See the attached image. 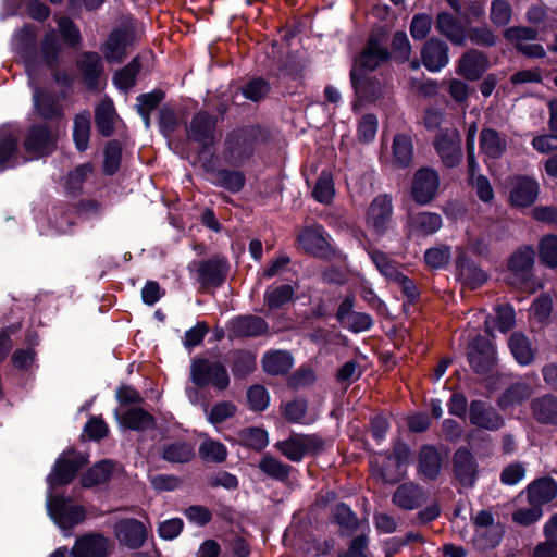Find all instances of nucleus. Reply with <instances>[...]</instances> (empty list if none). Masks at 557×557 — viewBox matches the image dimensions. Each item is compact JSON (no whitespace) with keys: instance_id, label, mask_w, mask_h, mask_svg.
Listing matches in <instances>:
<instances>
[{"instance_id":"412c9836","label":"nucleus","mask_w":557,"mask_h":557,"mask_svg":"<svg viewBox=\"0 0 557 557\" xmlns=\"http://www.w3.org/2000/svg\"><path fill=\"white\" fill-rule=\"evenodd\" d=\"M115 416L120 424L128 431L145 432L147 430H154L157 425L154 416L138 406L129 408L122 413H119L116 410Z\"/></svg>"},{"instance_id":"f03ea898","label":"nucleus","mask_w":557,"mask_h":557,"mask_svg":"<svg viewBox=\"0 0 557 557\" xmlns=\"http://www.w3.org/2000/svg\"><path fill=\"white\" fill-rule=\"evenodd\" d=\"M270 140V129L260 124L238 127L226 135L223 154L232 166H242L252 159L258 145Z\"/></svg>"},{"instance_id":"0e129e2a","label":"nucleus","mask_w":557,"mask_h":557,"mask_svg":"<svg viewBox=\"0 0 557 557\" xmlns=\"http://www.w3.org/2000/svg\"><path fill=\"white\" fill-rule=\"evenodd\" d=\"M540 260L549 268H557V235H546L539 244Z\"/></svg>"},{"instance_id":"7c9ffc66","label":"nucleus","mask_w":557,"mask_h":557,"mask_svg":"<svg viewBox=\"0 0 557 557\" xmlns=\"http://www.w3.org/2000/svg\"><path fill=\"white\" fill-rule=\"evenodd\" d=\"M454 471L459 482L472 486L476 476V463L467 448H459L454 455Z\"/></svg>"},{"instance_id":"1a4fd4ad","label":"nucleus","mask_w":557,"mask_h":557,"mask_svg":"<svg viewBox=\"0 0 557 557\" xmlns=\"http://www.w3.org/2000/svg\"><path fill=\"white\" fill-rule=\"evenodd\" d=\"M88 463L87 456L70 449L60 455L47 476L50 488L65 486L73 482L78 471Z\"/></svg>"},{"instance_id":"5fc2aeb1","label":"nucleus","mask_w":557,"mask_h":557,"mask_svg":"<svg viewBox=\"0 0 557 557\" xmlns=\"http://www.w3.org/2000/svg\"><path fill=\"white\" fill-rule=\"evenodd\" d=\"M94 164L86 162L70 171L66 180V189L74 196L83 190V185L94 172Z\"/></svg>"},{"instance_id":"6ab92c4d","label":"nucleus","mask_w":557,"mask_h":557,"mask_svg":"<svg viewBox=\"0 0 557 557\" xmlns=\"http://www.w3.org/2000/svg\"><path fill=\"white\" fill-rule=\"evenodd\" d=\"M75 65L82 75L86 86L94 90L99 86V78L103 73L101 57L96 51H83Z\"/></svg>"},{"instance_id":"13d9d810","label":"nucleus","mask_w":557,"mask_h":557,"mask_svg":"<svg viewBox=\"0 0 557 557\" xmlns=\"http://www.w3.org/2000/svg\"><path fill=\"white\" fill-rule=\"evenodd\" d=\"M313 198L320 203H330L334 197V181L332 174L323 171L318 177L312 190Z\"/></svg>"},{"instance_id":"7ed1b4c3","label":"nucleus","mask_w":557,"mask_h":557,"mask_svg":"<svg viewBox=\"0 0 557 557\" xmlns=\"http://www.w3.org/2000/svg\"><path fill=\"white\" fill-rule=\"evenodd\" d=\"M59 126L49 122H37L28 126L23 139L24 150L39 159L52 154L58 146Z\"/></svg>"},{"instance_id":"f8f14e48","label":"nucleus","mask_w":557,"mask_h":557,"mask_svg":"<svg viewBox=\"0 0 557 557\" xmlns=\"http://www.w3.org/2000/svg\"><path fill=\"white\" fill-rule=\"evenodd\" d=\"M434 145L445 166L454 168L460 163L462 158L461 137L456 128L441 131L436 135Z\"/></svg>"},{"instance_id":"423d86ee","label":"nucleus","mask_w":557,"mask_h":557,"mask_svg":"<svg viewBox=\"0 0 557 557\" xmlns=\"http://www.w3.org/2000/svg\"><path fill=\"white\" fill-rule=\"evenodd\" d=\"M216 126L215 115L206 110L194 113L189 124L186 125V134L188 141L197 144V154L209 153L216 146Z\"/></svg>"},{"instance_id":"2f4dec72","label":"nucleus","mask_w":557,"mask_h":557,"mask_svg":"<svg viewBox=\"0 0 557 557\" xmlns=\"http://www.w3.org/2000/svg\"><path fill=\"white\" fill-rule=\"evenodd\" d=\"M34 108L42 122L52 123L63 117L62 109L57 99L44 89L37 88L34 92Z\"/></svg>"},{"instance_id":"20e7f679","label":"nucleus","mask_w":557,"mask_h":557,"mask_svg":"<svg viewBox=\"0 0 557 557\" xmlns=\"http://www.w3.org/2000/svg\"><path fill=\"white\" fill-rule=\"evenodd\" d=\"M190 381L198 388L211 386L218 392L225 391L231 382L227 369L222 362L203 357L191 360Z\"/></svg>"},{"instance_id":"f3484780","label":"nucleus","mask_w":557,"mask_h":557,"mask_svg":"<svg viewBox=\"0 0 557 557\" xmlns=\"http://www.w3.org/2000/svg\"><path fill=\"white\" fill-rule=\"evenodd\" d=\"M326 232L322 225L305 227L297 236L301 248L319 258L327 257L331 245L326 239Z\"/></svg>"},{"instance_id":"2eb2a0df","label":"nucleus","mask_w":557,"mask_h":557,"mask_svg":"<svg viewBox=\"0 0 557 557\" xmlns=\"http://www.w3.org/2000/svg\"><path fill=\"white\" fill-rule=\"evenodd\" d=\"M469 420L472 425L487 431H497L504 425L503 416L483 400H472L469 406Z\"/></svg>"},{"instance_id":"49530a36","label":"nucleus","mask_w":557,"mask_h":557,"mask_svg":"<svg viewBox=\"0 0 557 557\" xmlns=\"http://www.w3.org/2000/svg\"><path fill=\"white\" fill-rule=\"evenodd\" d=\"M508 346L517 362L529 366L534 361L535 352L528 337L522 333H513L508 339Z\"/></svg>"},{"instance_id":"37998d69","label":"nucleus","mask_w":557,"mask_h":557,"mask_svg":"<svg viewBox=\"0 0 557 557\" xmlns=\"http://www.w3.org/2000/svg\"><path fill=\"white\" fill-rule=\"evenodd\" d=\"M113 473V462L109 459H102L90 467L81 478V484L85 488H90L108 482Z\"/></svg>"},{"instance_id":"9d476101","label":"nucleus","mask_w":557,"mask_h":557,"mask_svg":"<svg viewBox=\"0 0 557 557\" xmlns=\"http://www.w3.org/2000/svg\"><path fill=\"white\" fill-rule=\"evenodd\" d=\"M534 265V250L524 246L512 253L508 261L509 276L508 283L512 286L523 287L530 292L535 290L532 278V270Z\"/></svg>"},{"instance_id":"052dcab7","label":"nucleus","mask_w":557,"mask_h":557,"mask_svg":"<svg viewBox=\"0 0 557 557\" xmlns=\"http://www.w3.org/2000/svg\"><path fill=\"white\" fill-rule=\"evenodd\" d=\"M246 396L249 409L255 412H262L270 405V395L263 385L253 384L249 386Z\"/></svg>"},{"instance_id":"4be33fe9","label":"nucleus","mask_w":557,"mask_h":557,"mask_svg":"<svg viewBox=\"0 0 557 557\" xmlns=\"http://www.w3.org/2000/svg\"><path fill=\"white\" fill-rule=\"evenodd\" d=\"M435 29L455 46H465L467 41L466 26L453 14L441 12L435 20Z\"/></svg>"},{"instance_id":"4468645a","label":"nucleus","mask_w":557,"mask_h":557,"mask_svg":"<svg viewBox=\"0 0 557 557\" xmlns=\"http://www.w3.org/2000/svg\"><path fill=\"white\" fill-rule=\"evenodd\" d=\"M468 359L475 373L487 374L494 369L496 351L490 341L478 337L469 347Z\"/></svg>"},{"instance_id":"b1692460","label":"nucleus","mask_w":557,"mask_h":557,"mask_svg":"<svg viewBox=\"0 0 557 557\" xmlns=\"http://www.w3.org/2000/svg\"><path fill=\"white\" fill-rule=\"evenodd\" d=\"M539 184L529 176H517L511 181L510 201L515 207H529L537 198Z\"/></svg>"},{"instance_id":"864d4df0","label":"nucleus","mask_w":557,"mask_h":557,"mask_svg":"<svg viewBox=\"0 0 557 557\" xmlns=\"http://www.w3.org/2000/svg\"><path fill=\"white\" fill-rule=\"evenodd\" d=\"M60 36L69 48L76 49L82 45L83 37L75 22L67 17L61 16L57 21Z\"/></svg>"},{"instance_id":"774afa93","label":"nucleus","mask_w":557,"mask_h":557,"mask_svg":"<svg viewBox=\"0 0 557 557\" xmlns=\"http://www.w3.org/2000/svg\"><path fill=\"white\" fill-rule=\"evenodd\" d=\"M282 416L289 423H301L308 410L305 398H294L282 407Z\"/></svg>"},{"instance_id":"3c124183","label":"nucleus","mask_w":557,"mask_h":557,"mask_svg":"<svg viewBox=\"0 0 557 557\" xmlns=\"http://www.w3.org/2000/svg\"><path fill=\"white\" fill-rule=\"evenodd\" d=\"M18 158L17 138L12 134H3L0 136V171L3 172L9 168H13L15 162L12 160Z\"/></svg>"},{"instance_id":"c85d7f7f","label":"nucleus","mask_w":557,"mask_h":557,"mask_svg":"<svg viewBox=\"0 0 557 557\" xmlns=\"http://www.w3.org/2000/svg\"><path fill=\"white\" fill-rule=\"evenodd\" d=\"M257 356L249 349H234L230 352V368L235 380H245L257 369Z\"/></svg>"},{"instance_id":"ddd939ff","label":"nucleus","mask_w":557,"mask_h":557,"mask_svg":"<svg viewBox=\"0 0 557 557\" xmlns=\"http://www.w3.org/2000/svg\"><path fill=\"white\" fill-rule=\"evenodd\" d=\"M135 40L132 27H116L109 34L102 51L109 62L122 63L126 58V48Z\"/></svg>"},{"instance_id":"c03bdc74","label":"nucleus","mask_w":557,"mask_h":557,"mask_svg":"<svg viewBox=\"0 0 557 557\" xmlns=\"http://www.w3.org/2000/svg\"><path fill=\"white\" fill-rule=\"evenodd\" d=\"M443 225V220L438 213L423 211L411 216L410 227L411 232L429 236L436 233Z\"/></svg>"},{"instance_id":"69168bd1","label":"nucleus","mask_w":557,"mask_h":557,"mask_svg":"<svg viewBox=\"0 0 557 557\" xmlns=\"http://www.w3.org/2000/svg\"><path fill=\"white\" fill-rule=\"evenodd\" d=\"M512 9L507 0H494L491 3L490 20L496 27H504L511 21Z\"/></svg>"},{"instance_id":"dca6fc26","label":"nucleus","mask_w":557,"mask_h":557,"mask_svg":"<svg viewBox=\"0 0 557 557\" xmlns=\"http://www.w3.org/2000/svg\"><path fill=\"white\" fill-rule=\"evenodd\" d=\"M448 51L449 48L445 41L434 37L430 38L421 49L422 64L432 73L440 72L449 62Z\"/></svg>"},{"instance_id":"bf43d9fd","label":"nucleus","mask_w":557,"mask_h":557,"mask_svg":"<svg viewBox=\"0 0 557 557\" xmlns=\"http://www.w3.org/2000/svg\"><path fill=\"white\" fill-rule=\"evenodd\" d=\"M532 394V389L529 384L523 382H517L506 389L500 398V406L507 408L517 404H521L528 399Z\"/></svg>"},{"instance_id":"6e6d98bb","label":"nucleus","mask_w":557,"mask_h":557,"mask_svg":"<svg viewBox=\"0 0 557 557\" xmlns=\"http://www.w3.org/2000/svg\"><path fill=\"white\" fill-rule=\"evenodd\" d=\"M413 148L411 139L405 135H397L393 143V160L399 168L408 166L412 161Z\"/></svg>"},{"instance_id":"c756f323","label":"nucleus","mask_w":557,"mask_h":557,"mask_svg":"<svg viewBox=\"0 0 557 557\" xmlns=\"http://www.w3.org/2000/svg\"><path fill=\"white\" fill-rule=\"evenodd\" d=\"M392 500L401 509L413 510L425 502V493L422 487L409 482L397 487Z\"/></svg>"},{"instance_id":"58836bf2","label":"nucleus","mask_w":557,"mask_h":557,"mask_svg":"<svg viewBox=\"0 0 557 557\" xmlns=\"http://www.w3.org/2000/svg\"><path fill=\"white\" fill-rule=\"evenodd\" d=\"M442 459L438 450L433 445L421 447L418 456V471L429 480H434L440 474Z\"/></svg>"},{"instance_id":"de8ad7c7","label":"nucleus","mask_w":557,"mask_h":557,"mask_svg":"<svg viewBox=\"0 0 557 557\" xmlns=\"http://www.w3.org/2000/svg\"><path fill=\"white\" fill-rule=\"evenodd\" d=\"M122 144L117 139H110L103 148L102 172L107 176L115 175L122 164Z\"/></svg>"},{"instance_id":"393cba45","label":"nucleus","mask_w":557,"mask_h":557,"mask_svg":"<svg viewBox=\"0 0 557 557\" xmlns=\"http://www.w3.org/2000/svg\"><path fill=\"white\" fill-rule=\"evenodd\" d=\"M71 554L73 557H107L108 540L99 533L83 535L76 540Z\"/></svg>"},{"instance_id":"aec40b11","label":"nucleus","mask_w":557,"mask_h":557,"mask_svg":"<svg viewBox=\"0 0 557 557\" xmlns=\"http://www.w3.org/2000/svg\"><path fill=\"white\" fill-rule=\"evenodd\" d=\"M296 299V288L290 284H272L263 294V304L269 312L286 310Z\"/></svg>"},{"instance_id":"f257e3e1","label":"nucleus","mask_w":557,"mask_h":557,"mask_svg":"<svg viewBox=\"0 0 557 557\" xmlns=\"http://www.w3.org/2000/svg\"><path fill=\"white\" fill-rule=\"evenodd\" d=\"M366 18L371 30L364 47L355 55L349 71L354 90L351 109L355 113L383 97V5L380 0L366 11Z\"/></svg>"},{"instance_id":"603ef678","label":"nucleus","mask_w":557,"mask_h":557,"mask_svg":"<svg viewBox=\"0 0 557 557\" xmlns=\"http://www.w3.org/2000/svg\"><path fill=\"white\" fill-rule=\"evenodd\" d=\"M199 456L206 462L222 463L227 458L226 446L211 438L205 440L199 445Z\"/></svg>"},{"instance_id":"e2e57ef3","label":"nucleus","mask_w":557,"mask_h":557,"mask_svg":"<svg viewBox=\"0 0 557 557\" xmlns=\"http://www.w3.org/2000/svg\"><path fill=\"white\" fill-rule=\"evenodd\" d=\"M492 320L495 322L496 327L500 332H507L515 324V311L510 306H507V305L499 306L496 310L495 318L488 317L485 320V326H486V331L488 333H492V326H491Z\"/></svg>"},{"instance_id":"a878e982","label":"nucleus","mask_w":557,"mask_h":557,"mask_svg":"<svg viewBox=\"0 0 557 557\" xmlns=\"http://www.w3.org/2000/svg\"><path fill=\"white\" fill-rule=\"evenodd\" d=\"M488 61L484 53L471 49L463 53L458 60V74L466 79L475 81L487 70Z\"/></svg>"},{"instance_id":"6e6552de","label":"nucleus","mask_w":557,"mask_h":557,"mask_svg":"<svg viewBox=\"0 0 557 557\" xmlns=\"http://www.w3.org/2000/svg\"><path fill=\"white\" fill-rule=\"evenodd\" d=\"M47 510L52 521L62 530H69L86 518L85 508L73 504L70 497L62 494H49Z\"/></svg>"},{"instance_id":"39448f33","label":"nucleus","mask_w":557,"mask_h":557,"mask_svg":"<svg viewBox=\"0 0 557 557\" xmlns=\"http://www.w3.org/2000/svg\"><path fill=\"white\" fill-rule=\"evenodd\" d=\"M274 447L285 458L293 462H300L306 456H317L325 449V441L319 434H304L292 432Z\"/></svg>"},{"instance_id":"72a5a7b5","label":"nucleus","mask_w":557,"mask_h":557,"mask_svg":"<svg viewBox=\"0 0 557 557\" xmlns=\"http://www.w3.org/2000/svg\"><path fill=\"white\" fill-rule=\"evenodd\" d=\"M475 535L484 537L486 533H491V537L483 539L482 546L484 548L495 547L500 540V528L495 524L494 517L491 511L481 510L474 518Z\"/></svg>"},{"instance_id":"f704fd0d","label":"nucleus","mask_w":557,"mask_h":557,"mask_svg":"<svg viewBox=\"0 0 557 557\" xmlns=\"http://www.w3.org/2000/svg\"><path fill=\"white\" fill-rule=\"evenodd\" d=\"M557 496V481L549 476L535 480L528 486V499L530 504L543 505L552 502Z\"/></svg>"},{"instance_id":"9b49d317","label":"nucleus","mask_w":557,"mask_h":557,"mask_svg":"<svg viewBox=\"0 0 557 557\" xmlns=\"http://www.w3.org/2000/svg\"><path fill=\"white\" fill-rule=\"evenodd\" d=\"M440 189L438 173L429 166L419 169L412 180L411 195L419 205L430 203Z\"/></svg>"},{"instance_id":"4c0bfd02","label":"nucleus","mask_w":557,"mask_h":557,"mask_svg":"<svg viewBox=\"0 0 557 557\" xmlns=\"http://www.w3.org/2000/svg\"><path fill=\"white\" fill-rule=\"evenodd\" d=\"M116 115L111 99L101 100L95 108V124L100 136L109 138L114 133V117Z\"/></svg>"},{"instance_id":"09e8293b","label":"nucleus","mask_w":557,"mask_h":557,"mask_svg":"<svg viewBox=\"0 0 557 557\" xmlns=\"http://www.w3.org/2000/svg\"><path fill=\"white\" fill-rule=\"evenodd\" d=\"M238 443L244 447L261 453L269 444V434L263 428H244L238 432Z\"/></svg>"},{"instance_id":"5701e85b","label":"nucleus","mask_w":557,"mask_h":557,"mask_svg":"<svg viewBox=\"0 0 557 557\" xmlns=\"http://www.w3.org/2000/svg\"><path fill=\"white\" fill-rule=\"evenodd\" d=\"M119 540L131 549L140 548L148 536L145 524L135 518L122 520L116 525Z\"/></svg>"},{"instance_id":"79ce46f5","label":"nucleus","mask_w":557,"mask_h":557,"mask_svg":"<svg viewBox=\"0 0 557 557\" xmlns=\"http://www.w3.org/2000/svg\"><path fill=\"white\" fill-rule=\"evenodd\" d=\"M332 522L339 527L342 536H352L359 529L357 515L346 503H338L333 509Z\"/></svg>"},{"instance_id":"8fccbe9b","label":"nucleus","mask_w":557,"mask_h":557,"mask_svg":"<svg viewBox=\"0 0 557 557\" xmlns=\"http://www.w3.org/2000/svg\"><path fill=\"white\" fill-rule=\"evenodd\" d=\"M72 136L77 151L84 152L88 149L90 139V120L88 115L83 113L75 115Z\"/></svg>"},{"instance_id":"cd10ccee","label":"nucleus","mask_w":557,"mask_h":557,"mask_svg":"<svg viewBox=\"0 0 557 557\" xmlns=\"http://www.w3.org/2000/svg\"><path fill=\"white\" fill-rule=\"evenodd\" d=\"M195 443L190 441H173L164 443L160 457L169 463H188L195 458Z\"/></svg>"},{"instance_id":"0eeeda50","label":"nucleus","mask_w":557,"mask_h":557,"mask_svg":"<svg viewBox=\"0 0 557 557\" xmlns=\"http://www.w3.org/2000/svg\"><path fill=\"white\" fill-rule=\"evenodd\" d=\"M196 281L203 290L222 287L230 274L231 264L226 256L215 253L208 259L194 262Z\"/></svg>"},{"instance_id":"4d7b16f0","label":"nucleus","mask_w":557,"mask_h":557,"mask_svg":"<svg viewBox=\"0 0 557 557\" xmlns=\"http://www.w3.org/2000/svg\"><path fill=\"white\" fill-rule=\"evenodd\" d=\"M240 91L246 99L260 102L270 94L271 85L263 77H253L242 87Z\"/></svg>"},{"instance_id":"a19ab883","label":"nucleus","mask_w":557,"mask_h":557,"mask_svg":"<svg viewBox=\"0 0 557 557\" xmlns=\"http://www.w3.org/2000/svg\"><path fill=\"white\" fill-rule=\"evenodd\" d=\"M211 183L224 190L235 195L243 190L246 185V175L240 170L221 168L215 172V178Z\"/></svg>"},{"instance_id":"ea45409f","label":"nucleus","mask_w":557,"mask_h":557,"mask_svg":"<svg viewBox=\"0 0 557 557\" xmlns=\"http://www.w3.org/2000/svg\"><path fill=\"white\" fill-rule=\"evenodd\" d=\"M457 275L460 282L470 289L482 286L486 281V274L465 256L457 259Z\"/></svg>"},{"instance_id":"a211bd4d","label":"nucleus","mask_w":557,"mask_h":557,"mask_svg":"<svg viewBox=\"0 0 557 557\" xmlns=\"http://www.w3.org/2000/svg\"><path fill=\"white\" fill-rule=\"evenodd\" d=\"M268 332V322L259 315H238L230 323V335L234 338L259 337Z\"/></svg>"},{"instance_id":"680f3d73","label":"nucleus","mask_w":557,"mask_h":557,"mask_svg":"<svg viewBox=\"0 0 557 557\" xmlns=\"http://www.w3.org/2000/svg\"><path fill=\"white\" fill-rule=\"evenodd\" d=\"M20 41L23 45V57L28 66L34 65L38 60L36 48V34L34 29L24 26L20 29Z\"/></svg>"},{"instance_id":"e433bc0d","label":"nucleus","mask_w":557,"mask_h":557,"mask_svg":"<svg viewBox=\"0 0 557 557\" xmlns=\"http://www.w3.org/2000/svg\"><path fill=\"white\" fill-rule=\"evenodd\" d=\"M534 419L542 424H557V396L546 394L531 401Z\"/></svg>"},{"instance_id":"c9c22d12","label":"nucleus","mask_w":557,"mask_h":557,"mask_svg":"<svg viewBox=\"0 0 557 557\" xmlns=\"http://www.w3.org/2000/svg\"><path fill=\"white\" fill-rule=\"evenodd\" d=\"M62 47L54 29L45 33L39 47L42 63L48 70H55L60 65Z\"/></svg>"},{"instance_id":"bb28decb","label":"nucleus","mask_w":557,"mask_h":557,"mask_svg":"<svg viewBox=\"0 0 557 557\" xmlns=\"http://www.w3.org/2000/svg\"><path fill=\"white\" fill-rule=\"evenodd\" d=\"M481 153L487 159H499L507 150V137L496 129L483 128L479 137Z\"/></svg>"},{"instance_id":"338daca9","label":"nucleus","mask_w":557,"mask_h":557,"mask_svg":"<svg viewBox=\"0 0 557 557\" xmlns=\"http://www.w3.org/2000/svg\"><path fill=\"white\" fill-rule=\"evenodd\" d=\"M385 278L389 285L401 289L409 300H413L417 297L418 290L413 282L404 274L393 273L387 264H385Z\"/></svg>"},{"instance_id":"a18cd8bd","label":"nucleus","mask_w":557,"mask_h":557,"mask_svg":"<svg viewBox=\"0 0 557 557\" xmlns=\"http://www.w3.org/2000/svg\"><path fill=\"white\" fill-rule=\"evenodd\" d=\"M258 468L264 475L281 483L287 482L293 470L290 465L284 463L269 454L261 457Z\"/></svg>"},{"instance_id":"473e14b6","label":"nucleus","mask_w":557,"mask_h":557,"mask_svg":"<svg viewBox=\"0 0 557 557\" xmlns=\"http://www.w3.org/2000/svg\"><path fill=\"white\" fill-rule=\"evenodd\" d=\"M261 363L269 375H286L294 366V358L287 350H273L263 355Z\"/></svg>"}]
</instances>
